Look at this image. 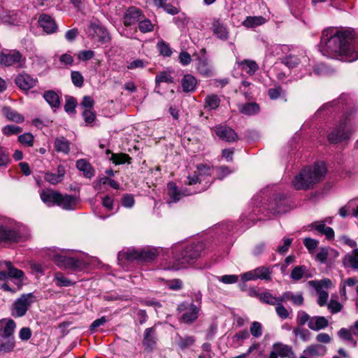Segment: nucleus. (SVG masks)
<instances>
[{
	"label": "nucleus",
	"instance_id": "e2e57ef3",
	"mask_svg": "<svg viewBox=\"0 0 358 358\" xmlns=\"http://www.w3.org/2000/svg\"><path fill=\"white\" fill-rule=\"evenodd\" d=\"M282 302L279 301L275 305V312L281 319L285 320L289 317V313L288 310L282 304Z\"/></svg>",
	"mask_w": 358,
	"mask_h": 358
},
{
	"label": "nucleus",
	"instance_id": "9b49d317",
	"mask_svg": "<svg viewBox=\"0 0 358 358\" xmlns=\"http://www.w3.org/2000/svg\"><path fill=\"white\" fill-rule=\"evenodd\" d=\"M144 17L142 10L136 7L128 8L123 17V24L126 27L135 24Z\"/></svg>",
	"mask_w": 358,
	"mask_h": 358
},
{
	"label": "nucleus",
	"instance_id": "a18cd8bd",
	"mask_svg": "<svg viewBox=\"0 0 358 358\" xmlns=\"http://www.w3.org/2000/svg\"><path fill=\"white\" fill-rule=\"evenodd\" d=\"M259 299L262 302L271 306H275L280 301V297L277 298L269 292L261 294V295H259Z\"/></svg>",
	"mask_w": 358,
	"mask_h": 358
},
{
	"label": "nucleus",
	"instance_id": "4d7b16f0",
	"mask_svg": "<svg viewBox=\"0 0 358 358\" xmlns=\"http://www.w3.org/2000/svg\"><path fill=\"white\" fill-rule=\"evenodd\" d=\"M303 245L308 250L310 254H313L314 250L317 248L319 241L311 238H305L303 241Z\"/></svg>",
	"mask_w": 358,
	"mask_h": 358
},
{
	"label": "nucleus",
	"instance_id": "09e8293b",
	"mask_svg": "<svg viewBox=\"0 0 358 358\" xmlns=\"http://www.w3.org/2000/svg\"><path fill=\"white\" fill-rule=\"evenodd\" d=\"M315 290L318 294L317 303L320 306H324L327 304L329 299V294L327 292L320 289V286H315Z\"/></svg>",
	"mask_w": 358,
	"mask_h": 358
},
{
	"label": "nucleus",
	"instance_id": "13d9d810",
	"mask_svg": "<svg viewBox=\"0 0 358 358\" xmlns=\"http://www.w3.org/2000/svg\"><path fill=\"white\" fill-rule=\"evenodd\" d=\"M18 141L22 144L31 147L34 144V136L30 133H24L18 136Z\"/></svg>",
	"mask_w": 358,
	"mask_h": 358
},
{
	"label": "nucleus",
	"instance_id": "338daca9",
	"mask_svg": "<svg viewBox=\"0 0 358 358\" xmlns=\"http://www.w3.org/2000/svg\"><path fill=\"white\" fill-rule=\"evenodd\" d=\"M83 117L86 123L91 124L94 121L96 115L92 109H85L83 113Z\"/></svg>",
	"mask_w": 358,
	"mask_h": 358
},
{
	"label": "nucleus",
	"instance_id": "b1692460",
	"mask_svg": "<svg viewBox=\"0 0 358 358\" xmlns=\"http://www.w3.org/2000/svg\"><path fill=\"white\" fill-rule=\"evenodd\" d=\"M272 352H274L278 357H289L294 354L291 346L285 345L282 343H276L273 345Z\"/></svg>",
	"mask_w": 358,
	"mask_h": 358
},
{
	"label": "nucleus",
	"instance_id": "0e129e2a",
	"mask_svg": "<svg viewBox=\"0 0 358 358\" xmlns=\"http://www.w3.org/2000/svg\"><path fill=\"white\" fill-rule=\"evenodd\" d=\"M328 310L332 313L335 314L340 312L343 308L341 303L336 300H331L327 305Z\"/></svg>",
	"mask_w": 358,
	"mask_h": 358
},
{
	"label": "nucleus",
	"instance_id": "4468645a",
	"mask_svg": "<svg viewBox=\"0 0 358 358\" xmlns=\"http://www.w3.org/2000/svg\"><path fill=\"white\" fill-rule=\"evenodd\" d=\"M157 336L155 327L145 329L143 345L148 351H152L157 346Z\"/></svg>",
	"mask_w": 358,
	"mask_h": 358
},
{
	"label": "nucleus",
	"instance_id": "7c9ffc66",
	"mask_svg": "<svg viewBox=\"0 0 358 358\" xmlns=\"http://www.w3.org/2000/svg\"><path fill=\"white\" fill-rule=\"evenodd\" d=\"M334 254V257H337L338 256V252L336 250H334L329 248H320L319 249V252L315 255V260L320 262L321 264L327 263V257L331 254Z\"/></svg>",
	"mask_w": 358,
	"mask_h": 358
},
{
	"label": "nucleus",
	"instance_id": "bb28decb",
	"mask_svg": "<svg viewBox=\"0 0 358 358\" xmlns=\"http://www.w3.org/2000/svg\"><path fill=\"white\" fill-rule=\"evenodd\" d=\"M76 167L83 173L85 178H91L94 176L95 171L92 165L85 159L76 162Z\"/></svg>",
	"mask_w": 358,
	"mask_h": 358
},
{
	"label": "nucleus",
	"instance_id": "e433bc0d",
	"mask_svg": "<svg viewBox=\"0 0 358 358\" xmlns=\"http://www.w3.org/2000/svg\"><path fill=\"white\" fill-rule=\"evenodd\" d=\"M177 344L181 350H185L193 345L195 343V338L192 336L182 337L178 335Z\"/></svg>",
	"mask_w": 358,
	"mask_h": 358
},
{
	"label": "nucleus",
	"instance_id": "c85d7f7f",
	"mask_svg": "<svg viewBox=\"0 0 358 358\" xmlns=\"http://www.w3.org/2000/svg\"><path fill=\"white\" fill-rule=\"evenodd\" d=\"M168 195L170 197L171 202H178L182 196L187 195L178 189L176 183L170 182L167 185Z\"/></svg>",
	"mask_w": 358,
	"mask_h": 358
},
{
	"label": "nucleus",
	"instance_id": "6e6552de",
	"mask_svg": "<svg viewBox=\"0 0 358 358\" xmlns=\"http://www.w3.org/2000/svg\"><path fill=\"white\" fill-rule=\"evenodd\" d=\"M210 29L213 35L221 41H225L229 38V28L224 21L220 18L214 17L212 19Z\"/></svg>",
	"mask_w": 358,
	"mask_h": 358
},
{
	"label": "nucleus",
	"instance_id": "f3484780",
	"mask_svg": "<svg viewBox=\"0 0 358 358\" xmlns=\"http://www.w3.org/2000/svg\"><path fill=\"white\" fill-rule=\"evenodd\" d=\"M40 196L43 203L48 206H52L57 205L61 198V193L52 189H45L41 192Z\"/></svg>",
	"mask_w": 358,
	"mask_h": 358
},
{
	"label": "nucleus",
	"instance_id": "f03ea898",
	"mask_svg": "<svg viewBox=\"0 0 358 358\" xmlns=\"http://www.w3.org/2000/svg\"><path fill=\"white\" fill-rule=\"evenodd\" d=\"M327 168L323 162H316L313 166L303 169L292 180V185L296 190H307L322 181L325 176Z\"/></svg>",
	"mask_w": 358,
	"mask_h": 358
},
{
	"label": "nucleus",
	"instance_id": "864d4df0",
	"mask_svg": "<svg viewBox=\"0 0 358 358\" xmlns=\"http://www.w3.org/2000/svg\"><path fill=\"white\" fill-rule=\"evenodd\" d=\"M311 317L306 312L299 310L296 315V322L300 326H303L305 324L310 322Z\"/></svg>",
	"mask_w": 358,
	"mask_h": 358
},
{
	"label": "nucleus",
	"instance_id": "c9c22d12",
	"mask_svg": "<svg viewBox=\"0 0 358 358\" xmlns=\"http://www.w3.org/2000/svg\"><path fill=\"white\" fill-rule=\"evenodd\" d=\"M239 65L243 70L250 75H253L259 69L258 64L252 60L245 59Z\"/></svg>",
	"mask_w": 358,
	"mask_h": 358
},
{
	"label": "nucleus",
	"instance_id": "3c124183",
	"mask_svg": "<svg viewBox=\"0 0 358 358\" xmlns=\"http://www.w3.org/2000/svg\"><path fill=\"white\" fill-rule=\"evenodd\" d=\"M55 280L57 281V285L59 287H69L73 284L60 272H57L55 274Z\"/></svg>",
	"mask_w": 358,
	"mask_h": 358
},
{
	"label": "nucleus",
	"instance_id": "69168bd1",
	"mask_svg": "<svg viewBox=\"0 0 358 358\" xmlns=\"http://www.w3.org/2000/svg\"><path fill=\"white\" fill-rule=\"evenodd\" d=\"M44 179L52 185H57L62 181L57 173H52L50 172L45 173Z\"/></svg>",
	"mask_w": 358,
	"mask_h": 358
},
{
	"label": "nucleus",
	"instance_id": "473e14b6",
	"mask_svg": "<svg viewBox=\"0 0 358 358\" xmlns=\"http://www.w3.org/2000/svg\"><path fill=\"white\" fill-rule=\"evenodd\" d=\"M4 264L6 266L8 278H15L17 280H20L22 281L24 273L22 270H20L18 268H15L12 263L9 261L4 262Z\"/></svg>",
	"mask_w": 358,
	"mask_h": 358
},
{
	"label": "nucleus",
	"instance_id": "a878e982",
	"mask_svg": "<svg viewBox=\"0 0 358 358\" xmlns=\"http://www.w3.org/2000/svg\"><path fill=\"white\" fill-rule=\"evenodd\" d=\"M197 84L196 79L190 74H186L181 80V86L184 92H192L195 90Z\"/></svg>",
	"mask_w": 358,
	"mask_h": 358
},
{
	"label": "nucleus",
	"instance_id": "423d86ee",
	"mask_svg": "<svg viewBox=\"0 0 358 358\" xmlns=\"http://www.w3.org/2000/svg\"><path fill=\"white\" fill-rule=\"evenodd\" d=\"M123 256L128 261L136 260L139 262H151L154 261L157 256L156 250L143 249L129 250L123 254Z\"/></svg>",
	"mask_w": 358,
	"mask_h": 358
},
{
	"label": "nucleus",
	"instance_id": "6ab92c4d",
	"mask_svg": "<svg viewBox=\"0 0 358 358\" xmlns=\"http://www.w3.org/2000/svg\"><path fill=\"white\" fill-rule=\"evenodd\" d=\"M78 204V199L76 196L61 194V198L57 203V206L66 210H74Z\"/></svg>",
	"mask_w": 358,
	"mask_h": 358
},
{
	"label": "nucleus",
	"instance_id": "37998d69",
	"mask_svg": "<svg viewBox=\"0 0 358 358\" xmlns=\"http://www.w3.org/2000/svg\"><path fill=\"white\" fill-rule=\"evenodd\" d=\"M281 62L289 69L295 68L300 63L299 58L293 55H287L281 59Z\"/></svg>",
	"mask_w": 358,
	"mask_h": 358
},
{
	"label": "nucleus",
	"instance_id": "a19ab883",
	"mask_svg": "<svg viewBox=\"0 0 358 358\" xmlns=\"http://www.w3.org/2000/svg\"><path fill=\"white\" fill-rule=\"evenodd\" d=\"M5 341L0 342V353H9L12 352L15 347V338H6Z\"/></svg>",
	"mask_w": 358,
	"mask_h": 358
},
{
	"label": "nucleus",
	"instance_id": "f257e3e1",
	"mask_svg": "<svg viewBox=\"0 0 358 358\" xmlns=\"http://www.w3.org/2000/svg\"><path fill=\"white\" fill-rule=\"evenodd\" d=\"M354 38L351 30H336L329 27L323 30L320 50L323 55L338 58L348 54L349 46Z\"/></svg>",
	"mask_w": 358,
	"mask_h": 358
},
{
	"label": "nucleus",
	"instance_id": "9d476101",
	"mask_svg": "<svg viewBox=\"0 0 358 358\" xmlns=\"http://www.w3.org/2000/svg\"><path fill=\"white\" fill-rule=\"evenodd\" d=\"M22 58V55L18 50L2 51L0 53V64L5 66H11L19 64Z\"/></svg>",
	"mask_w": 358,
	"mask_h": 358
},
{
	"label": "nucleus",
	"instance_id": "052dcab7",
	"mask_svg": "<svg viewBox=\"0 0 358 358\" xmlns=\"http://www.w3.org/2000/svg\"><path fill=\"white\" fill-rule=\"evenodd\" d=\"M305 270V266H296L291 272V278L294 280H299L302 278Z\"/></svg>",
	"mask_w": 358,
	"mask_h": 358
},
{
	"label": "nucleus",
	"instance_id": "603ef678",
	"mask_svg": "<svg viewBox=\"0 0 358 358\" xmlns=\"http://www.w3.org/2000/svg\"><path fill=\"white\" fill-rule=\"evenodd\" d=\"M71 78L73 85L81 87L84 83V78L80 71H73L71 73Z\"/></svg>",
	"mask_w": 358,
	"mask_h": 358
},
{
	"label": "nucleus",
	"instance_id": "ea45409f",
	"mask_svg": "<svg viewBox=\"0 0 358 358\" xmlns=\"http://www.w3.org/2000/svg\"><path fill=\"white\" fill-rule=\"evenodd\" d=\"M220 99L216 94L208 95L205 99V108L210 110L216 109L219 107Z\"/></svg>",
	"mask_w": 358,
	"mask_h": 358
},
{
	"label": "nucleus",
	"instance_id": "c756f323",
	"mask_svg": "<svg viewBox=\"0 0 358 358\" xmlns=\"http://www.w3.org/2000/svg\"><path fill=\"white\" fill-rule=\"evenodd\" d=\"M55 149L57 152L68 154L70 151V142L64 136L57 137L55 140Z\"/></svg>",
	"mask_w": 358,
	"mask_h": 358
},
{
	"label": "nucleus",
	"instance_id": "412c9836",
	"mask_svg": "<svg viewBox=\"0 0 358 358\" xmlns=\"http://www.w3.org/2000/svg\"><path fill=\"white\" fill-rule=\"evenodd\" d=\"M328 325L329 321L324 316H313L308 324V328L315 331L324 329L327 327Z\"/></svg>",
	"mask_w": 358,
	"mask_h": 358
},
{
	"label": "nucleus",
	"instance_id": "680f3d73",
	"mask_svg": "<svg viewBox=\"0 0 358 358\" xmlns=\"http://www.w3.org/2000/svg\"><path fill=\"white\" fill-rule=\"evenodd\" d=\"M6 117L9 120L15 122L17 123H21L24 120L22 115L14 110H8L6 113Z\"/></svg>",
	"mask_w": 358,
	"mask_h": 358
},
{
	"label": "nucleus",
	"instance_id": "2f4dec72",
	"mask_svg": "<svg viewBox=\"0 0 358 358\" xmlns=\"http://www.w3.org/2000/svg\"><path fill=\"white\" fill-rule=\"evenodd\" d=\"M238 110L243 115H253L259 113V106L255 102L239 104Z\"/></svg>",
	"mask_w": 358,
	"mask_h": 358
},
{
	"label": "nucleus",
	"instance_id": "72a5a7b5",
	"mask_svg": "<svg viewBox=\"0 0 358 358\" xmlns=\"http://www.w3.org/2000/svg\"><path fill=\"white\" fill-rule=\"evenodd\" d=\"M265 19L262 16H248L242 24L247 28H254L264 24Z\"/></svg>",
	"mask_w": 358,
	"mask_h": 358
},
{
	"label": "nucleus",
	"instance_id": "ddd939ff",
	"mask_svg": "<svg viewBox=\"0 0 358 358\" xmlns=\"http://www.w3.org/2000/svg\"><path fill=\"white\" fill-rule=\"evenodd\" d=\"M20 240L21 236L17 231L0 224V243H18Z\"/></svg>",
	"mask_w": 358,
	"mask_h": 358
},
{
	"label": "nucleus",
	"instance_id": "0eeeda50",
	"mask_svg": "<svg viewBox=\"0 0 358 358\" xmlns=\"http://www.w3.org/2000/svg\"><path fill=\"white\" fill-rule=\"evenodd\" d=\"M352 128L345 129L344 124H341L334 128L328 136L329 143L338 144L341 143L348 142L354 133Z\"/></svg>",
	"mask_w": 358,
	"mask_h": 358
},
{
	"label": "nucleus",
	"instance_id": "6e6d98bb",
	"mask_svg": "<svg viewBox=\"0 0 358 358\" xmlns=\"http://www.w3.org/2000/svg\"><path fill=\"white\" fill-rule=\"evenodd\" d=\"M157 47L161 55L165 57H170L171 55L172 51L169 45L164 41L158 42Z\"/></svg>",
	"mask_w": 358,
	"mask_h": 358
},
{
	"label": "nucleus",
	"instance_id": "de8ad7c7",
	"mask_svg": "<svg viewBox=\"0 0 358 358\" xmlns=\"http://www.w3.org/2000/svg\"><path fill=\"white\" fill-rule=\"evenodd\" d=\"M77 106V100L76 98L73 96H68L66 100V103L64 105V110L67 113H76V107Z\"/></svg>",
	"mask_w": 358,
	"mask_h": 358
},
{
	"label": "nucleus",
	"instance_id": "20e7f679",
	"mask_svg": "<svg viewBox=\"0 0 358 358\" xmlns=\"http://www.w3.org/2000/svg\"><path fill=\"white\" fill-rule=\"evenodd\" d=\"M52 260L59 268L69 269L75 272L81 271L87 266L85 262L82 259L60 254L54 255Z\"/></svg>",
	"mask_w": 358,
	"mask_h": 358
},
{
	"label": "nucleus",
	"instance_id": "1a4fd4ad",
	"mask_svg": "<svg viewBox=\"0 0 358 358\" xmlns=\"http://www.w3.org/2000/svg\"><path fill=\"white\" fill-rule=\"evenodd\" d=\"M266 209L269 213L273 215L285 212V195L281 193L275 195L267 204Z\"/></svg>",
	"mask_w": 358,
	"mask_h": 358
},
{
	"label": "nucleus",
	"instance_id": "79ce46f5",
	"mask_svg": "<svg viewBox=\"0 0 358 358\" xmlns=\"http://www.w3.org/2000/svg\"><path fill=\"white\" fill-rule=\"evenodd\" d=\"M337 334H338V336H339V338H341L342 340L348 341V342H352L354 343L355 345H356L357 341L353 338L352 336L354 334H353L352 331L350 327L349 329L341 328L338 331Z\"/></svg>",
	"mask_w": 358,
	"mask_h": 358
},
{
	"label": "nucleus",
	"instance_id": "393cba45",
	"mask_svg": "<svg viewBox=\"0 0 358 358\" xmlns=\"http://www.w3.org/2000/svg\"><path fill=\"white\" fill-rule=\"evenodd\" d=\"M43 96L53 110L59 108L60 97L57 92L53 90H48L43 93Z\"/></svg>",
	"mask_w": 358,
	"mask_h": 358
},
{
	"label": "nucleus",
	"instance_id": "4c0bfd02",
	"mask_svg": "<svg viewBox=\"0 0 358 358\" xmlns=\"http://www.w3.org/2000/svg\"><path fill=\"white\" fill-rule=\"evenodd\" d=\"M292 332L296 338H300L303 342H307L310 340V332L301 327H295L293 328Z\"/></svg>",
	"mask_w": 358,
	"mask_h": 358
},
{
	"label": "nucleus",
	"instance_id": "39448f33",
	"mask_svg": "<svg viewBox=\"0 0 358 358\" xmlns=\"http://www.w3.org/2000/svg\"><path fill=\"white\" fill-rule=\"evenodd\" d=\"M35 301L36 296L33 293L22 294L13 305L12 315L15 317L24 316L29 308Z\"/></svg>",
	"mask_w": 358,
	"mask_h": 358
},
{
	"label": "nucleus",
	"instance_id": "f8f14e48",
	"mask_svg": "<svg viewBox=\"0 0 358 358\" xmlns=\"http://www.w3.org/2000/svg\"><path fill=\"white\" fill-rule=\"evenodd\" d=\"M38 80L26 73H19L15 78V85L22 90L28 91L36 85Z\"/></svg>",
	"mask_w": 358,
	"mask_h": 358
},
{
	"label": "nucleus",
	"instance_id": "2eb2a0df",
	"mask_svg": "<svg viewBox=\"0 0 358 358\" xmlns=\"http://www.w3.org/2000/svg\"><path fill=\"white\" fill-rule=\"evenodd\" d=\"M214 131L220 139L227 142H234L238 139V136L234 130L225 125L215 127Z\"/></svg>",
	"mask_w": 358,
	"mask_h": 358
},
{
	"label": "nucleus",
	"instance_id": "c03bdc74",
	"mask_svg": "<svg viewBox=\"0 0 358 358\" xmlns=\"http://www.w3.org/2000/svg\"><path fill=\"white\" fill-rule=\"evenodd\" d=\"M256 279L271 280V271L265 266H260L254 269Z\"/></svg>",
	"mask_w": 358,
	"mask_h": 358
},
{
	"label": "nucleus",
	"instance_id": "7ed1b4c3",
	"mask_svg": "<svg viewBox=\"0 0 358 358\" xmlns=\"http://www.w3.org/2000/svg\"><path fill=\"white\" fill-rule=\"evenodd\" d=\"M203 250V245L201 243H193L186 245L180 252L174 255L176 264L175 269L185 267L187 264L194 263L201 256Z\"/></svg>",
	"mask_w": 358,
	"mask_h": 358
},
{
	"label": "nucleus",
	"instance_id": "f704fd0d",
	"mask_svg": "<svg viewBox=\"0 0 358 358\" xmlns=\"http://www.w3.org/2000/svg\"><path fill=\"white\" fill-rule=\"evenodd\" d=\"M173 83V78L171 76V73L168 71H159L156 77H155V90L157 87H159L160 83Z\"/></svg>",
	"mask_w": 358,
	"mask_h": 358
},
{
	"label": "nucleus",
	"instance_id": "bf43d9fd",
	"mask_svg": "<svg viewBox=\"0 0 358 358\" xmlns=\"http://www.w3.org/2000/svg\"><path fill=\"white\" fill-rule=\"evenodd\" d=\"M215 169L205 164L197 166V172L199 176H211L214 173Z\"/></svg>",
	"mask_w": 358,
	"mask_h": 358
},
{
	"label": "nucleus",
	"instance_id": "5fc2aeb1",
	"mask_svg": "<svg viewBox=\"0 0 358 358\" xmlns=\"http://www.w3.org/2000/svg\"><path fill=\"white\" fill-rule=\"evenodd\" d=\"M250 331L252 336L255 338H259L262 336L263 333L262 324L256 321L252 322Z\"/></svg>",
	"mask_w": 358,
	"mask_h": 358
},
{
	"label": "nucleus",
	"instance_id": "a211bd4d",
	"mask_svg": "<svg viewBox=\"0 0 358 358\" xmlns=\"http://www.w3.org/2000/svg\"><path fill=\"white\" fill-rule=\"evenodd\" d=\"M38 23L47 34H52L57 29V26L54 19L47 14H42L40 15Z\"/></svg>",
	"mask_w": 358,
	"mask_h": 358
},
{
	"label": "nucleus",
	"instance_id": "8fccbe9b",
	"mask_svg": "<svg viewBox=\"0 0 358 358\" xmlns=\"http://www.w3.org/2000/svg\"><path fill=\"white\" fill-rule=\"evenodd\" d=\"M138 28L142 33L152 31L154 29V25L148 19H141L138 22Z\"/></svg>",
	"mask_w": 358,
	"mask_h": 358
},
{
	"label": "nucleus",
	"instance_id": "4be33fe9",
	"mask_svg": "<svg viewBox=\"0 0 358 358\" xmlns=\"http://www.w3.org/2000/svg\"><path fill=\"white\" fill-rule=\"evenodd\" d=\"M199 308L194 303H190V308L187 311L182 313L180 321L185 324H192L198 318Z\"/></svg>",
	"mask_w": 358,
	"mask_h": 358
},
{
	"label": "nucleus",
	"instance_id": "cd10ccee",
	"mask_svg": "<svg viewBox=\"0 0 358 358\" xmlns=\"http://www.w3.org/2000/svg\"><path fill=\"white\" fill-rule=\"evenodd\" d=\"M16 327L15 321L12 319H8L4 327L0 328V337L2 338H15L13 334Z\"/></svg>",
	"mask_w": 358,
	"mask_h": 358
},
{
	"label": "nucleus",
	"instance_id": "dca6fc26",
	"mask_svg": "<svg viewBox=\"0 0 358 358\" xmlns=\"http://www.w3.org/2000/svg\"><path fill=\"white\" fill-rule=\"evenodd\" d=\"M90 29L91 35H92L93 37H97L99 42L106 43L110 41V38L109 33L105 27L99 24L92 23L90 27Z\"/></svg>",
	"mask_w": 358,
	"mask_h": 358
},
{
	"label": "nucleus",
	"instance_id": "aec40b11",
	"mask_svg": "<svg viewBox=\"0 0 358 358\" xmlns=\"http://www.w3.org/2000/svg\"><path fill=\"white\" fill-rule=\"evenodd\" d=\"M288 301H291L293 305L297 306H302L304 303L302 293L295 294L290 291L284 292L280 297V302H287Z\"/></svg>",
	"mask_w": 358,
	"mask_h": 358
},
{
	"label": "nucleus",
	"instance_id": "774afa93",
	"mask_svg": "<svg viewBox=\"0 0 358 358\" xmlns=\"http://www.w3.org/2000/svg\"><path fill=\"white\" fill-rule=\"evenodd\" d=\"M197 69L199 73L204 76H209L211 73V71L209 69L208 63L206 61L200 60Z\"/></svg>",
	"mask_w": 358,
	"mask_h": 358
},
{
	"label": "nucleus",
	"instance_id": "5701e85b",
	"mask_svg": "<svg viewBox=\"0 0 358 358\" xmlns=\"http://www.w3.org/2000/svg\"><path fill=\"white\" fill-rule=\"evenodd\" d=\"M327 352V348L320 344H312L308 345L303 354L310 357L324 356Z\"/></svg>",
	"mask_w": 358,
	"mask_h": 358
},
{
	"label": "nucleus",
	"instance_id": "49530a36",
	"mask_svg": "<svg viewBox=\"0 0 358 358\" xmlns=\"http://www.w3.org/2000/svg\"><path fill=\"white\" fill-rule=\"evenodd\" d=\"M343 264L345 267L350 266L353 269L358 270V258L351 254H348L345 256Z\"/></svg>",
	"mask_w": 358,
	"mask_h": 358
},
{
	"label": "nucleus",
	"instance_id": "58836bf2",
	"mask_svg": "<svg viewBox=\"0 0 358 358\" xmlns=\"http://www.w3.org/2000/svg\"><path fill=\"white\" fill-rule=\"evenodd\" d=\"M110 159L115 164H123L125 163L130 164L131 163V158L129 155L122 152L117 154L112 153Z\"/></svg>",
	"mask_w": 358,
	"mask_h": 358
}]
</instances>
